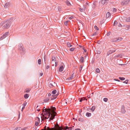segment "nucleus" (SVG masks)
Listing matches in <instances>:
<instances>
[{"instance_id": "nucleus-1", "label": "nucleus", "mask_w": 130, "mask_h": 130, "mask_svg": "<svg viewBox=\"0 0 130 130\" xmlns=\"http://www.w3.org/2000/svg\"><path fill=\"white\" fill-rule=\"evenodd\" d=\"M11 24V22L10 20H5L1 22L0 26H3V28L4 29H7L10 27Z\"/></svg>"}, {"instance_id": "nucleus-2", "label": "nucleus", "mask_w": 130, "mask_h": 130, "mask_svg": "<svg viewBox=\"0 0 130 130\" xmlns=\"http://www.w3.org/2000/svg\"><path fill=\"white\" fill-rule=\"evenodd\" d=\"M51 108H50L45 109L44 111V110H43L44 115L46 116H47V115H48V118L50 117L51 115V116L52 115L51 112Z\"/></svg>"}, {"instance_id": "nucleus-3", "label": "nucleus", "mask_w": 130, "mask_h": 130, "mask_svg": "<svg viewBox=\"0 0 130 130\" xmlns=\"http://www.w3.org/2000/svg\"><path fill=\"white\" fill-rule=\"evenodd\" d=\"M40 123V119L38 117H37L35 119V125L36 126L38 125Z\"/></svg>"}, {"instance_id": "nucleus-4", "label": "nucleus", "mask_w": 130, "mask_h": 130, "mask_svg": "<svg viewBox=\"0 0 130 130\" xmlns=\"http://www.w3.org/2000/svg\"><path fill=\"white\" fill-rule=\"evenodd\" d=\"M19 49L21 51H22L24 52V48L22 44H20L19 45Z\"/></svg>"}, {"instance_id": "nucleus-5", "label": "nucleus", "mask_w": 130, "mask_h": 130, "mask_svg": "<svg viewBox=\"0 0 130 130\" xmlns=\"http://www.w3.org/2000/svg\"><path fill=\"white\" fill-rule=\"evenodd\" d=\"M109 0H102L101 3L103 5H106L108 2Z\"/></svg>"}, {"instance_id": "nucleus-6", "label": "nucleus", "mask_w": 130, "mask_h": 130, "mask_svg": "<svg viewBox=\"0 0 130 130\" xmlns=\"http://www.w3.org/2000/svg\"><path fill=\"white\" fill-rule=\"evenodd\" d=\"M128 0H123L121 2V5H126L128 4Z\"/></svg>"}, {"instance_id": "nucleus-7", "label": "nucleus", "mask_w": 130, "mask_h": 130, "mask_svg": "<svg viewBox=\"0 0 130 130\" xmlns=\"http://www.w3.org/2000/svg\"><path fill=\"white\" fill-rule=\"evenodd\" d=\"M61 128L59 127L57 128H52L51 129L49 127H47V130H60Z\"/></svg>"}, {"instance_id": "nucleus-8", "label": "nucleus", "mask_w": 130, "mask_h": 130, "mask_svg": "<svg viewBox=\"0 0 130 130\" xmlns=\"http://www.w3.org/2000/svg\"><path fill=\"white\" fill-rule=\"evenodd\" d=\"M121 108V112L122 113H125L126 112V111L125 110V107L124 105H122Z\"/></svg>"}, {"instance_id": "nucleus-9", "label": "nucleus", "mask_w": 130, "mask_h": 130, "mask_svg": "<svg viewBox=\"0 0 130 130\" xmlns=\"http://www.w3.org/2000/svg\"><path fill=\"white\" fill-rule=\"evenodd\" d=\"M116 51L115 50H110L108 51L107 53V55H109L110 54H111L113 53H114Z\"/></svg>"}, {"instance_id": "nucleus-10", "label": "nucleus", "mask_w": 130, "mask_h": 130, "mask_svg": "<svg viewBox=\"0 0 130 130\" xmlns=\"http://www.w3.org/2000/svg\"><path fill=\"white\" fill-rule=\"evenodd\" d=\"M58 95V94H56L55 95V94H53L52 95V97H51V100H53L56 99L57 97V96Z\"/></svg>"}, {"instance_id": "nucleus-11", "label": "nucleus", "mask_w": 130, "mask_h": 130, "mask_svg": "<svg viewBox=\"0 0 130 130\" xmlns=\"http://www.w3.org/2000/svg\"><path fill=\"white\" fill-rule=\"evenodd\" d=\"M110 41L112 42H117V38H113L111 39Z\"/></svg>"}, {"instance_id": "nucleus-12", "label": "nucleus", "mask_w": 130, "mask_h": 130, "mask_svg": "<svg viewBox=\"0 0 130 130\" xmlns=\"http://www.w3.org/2000/svg\"><path fill=\"white\" fill-rule=\"evenodd\" d=\"M124 26L125 28V29L127 30H130V26L128 25H125Z\"/></svg>"}, {"instance_id": "nucleus-13", "label": "nucleus", "mask_w": 130, "mask_h": 130, "mask_svg": "<svg viewBox=\"0 0 130 130\" xmlns=\"http://www.w3.org/2000/svg\"><path fill=\"white\" fill-rule=\"evenodd\" d=\"M63 66H61L60 67L59 69V70L60 71L62 72L63 71Z\"/></svg>"}, {"instance_id": "nucleus-14", "label": "nucleus", "mask_w": 130, "mask_h": 130, "mask_svg": "<svg viewBox=\"0 0 130 130\" xmlns=\"http://www.w3.org/2000/svg\"><path fill=\"white\" fill-rule=\"evenodd\" d=\"M111 16V14L109 12H107L106 14V17L107 18H108Z\"/></svg>"}, {"instance_id": "nucleus-15", "label": "nucleus", "mask_w": 130, "mask_h": 130, "mask_svg": "<svg viewBox=\"0 0 130 130\" xmlns=\"http://www.w3.org/2000/svg\"><path fill=\"white\" fill-rule=\"evenodd\" d=\"M55 116L53 115H51V117L49 119V121L51 120H52L53 119L55 118Z\"/></svg>"}, {"instance_id": "nucleus-16", "label": "nucleus", "mask_w": 130, "mask_h": 130, "mask_svg": "<svg viewBox=\"0 0 130 130\" xmlns=\"http://www.w3.org/2000/svg\"><path fill=\"white\" fill-rule=\"evenodd\" d=\"M9 3V2H7L5 4L4 7L5 8H7L8 7V5Z\"/></svg>"}, {"instance_id": "nucleus-17", "label": "nucleus", "mask_w": 130, "mask_h": 130, "mask_svg": "<svg viewBox=\"0 0 130 130\" xmlns=\"http://www.w3.org/2000/svg\"><path fill=\"white\" fill-rule=\"evenodd\" d=\"M74 76V74L73 73L72 75L71 76H70V77H69L67 78L69 80H70V79H72Z\"/></svg>"}, {"instance_id": "nucleus-18", "label": "nucleus", "mask_w": 130, "mask_h": 130, "mask_svg": "<svg viewBox=\"0 0 130 130\" xmlns=\"http://www.w3.org/2000/svg\"><path fill=\"white\" fill-rule=\"evenodd\" d=\"M66 2L67 5L68 6H70L71 5V4L70 2L68 0H66Z\"/></svg>"}, {"instance_id": "nucleus-19", "label": "nucleus", "mask_w": 130, "mask_h": 130, "mask_svg": "<svg viewBox=\"0 0 130 130\" xmlns=\"http://www.w3.org/2000/svg\"><path fill=\"white\" fill-rule=\"evenodd\" d=\"M91 113L89 112H87L86 113V115L87 117H90L91 116Z\"/></svg>"}, {"instance_id": "nucleus-20", "label": "nucleus", "mask_w": 130, "mask_h": 130, "mask_svg": "<svg viewBox=\"0 0 130 130\" xmlns=\"http://www.w3.org/2000/svg\"><path fill=\"white\" fill-rule=\"evenodd\" d=\"M95 106H93L91 108V110L92 111H94V110L95 109Z\"/></svg>"}, {"instance_id": "nucleus-21", "label": "nucleus", "mask_w": 130, "mask_h": 130, "mask_svg": "<svg viewBox=\"0 0 130 130\" xmlns=\"http://www.w3.org/2000/svg\"><path fill=\"white\" fill-rule=\"evenodd\" d=\"M125 21L127 22H130V17L127 18L125 20Z\"/></svg>"}, {"instance_id": "nucleus-22", "label": "nucleus", "mask_w": 130, "mask_h": 130, "mask_svg": "<svg viewBox=\"0 0 130 130\" xmlns=\"http://www.w3.org/2000/svg\"><path fill=\"white\" fill-rule=\"evenodd\" d=\"M41 117V118L42 121H43L44 120L48 119V118H47L46 117L44 116L43 118H42V117Z\"/></svg>"}, {"instance_id": "nucleus-23", "label": "nucleus", "mask_w": 130, "mask_h": 130, "mask_svg": "<svg viewBox=\"0 0 130 130\" xmlns=\"http://www.w3.org/2000/svg\"><path fill=\"white\" fill-rule=\"evenodd\" d=\"M122 39V38L121 37L117 38V41L119 42L121 41Z\"/></svg>"}, {"instance_id": "nucleus-24", "label": "nucleus", "mask_w": 130, "mask_h": 130, "mask_svg": "<svg viewBox=\"0 0 130 130\" xmlns=\"http://www.w3.org/2000/svg\"><path fill=\"white\" fill-rule=\"evenodd\" d=\"M122 54H120L118 55H116V57L117 58L118 57H122Z\"/></svg>"}, {"instance_id": "nucleus-25", "label": "nucleus", "mask_w": 130, "mask_h": 130, "mask_svg": "<svg viewBox=\"0 0 130 130\" xmlns=\"http://www.w3.org/2000/svg\"><path fill=\"white\" fill-rule=\"evenodd\" d=\"M56 60V57L55 56H53L52 58V61H53L54 62Z\"/></svg>"}, {"instance_id": "nucleus-26", "label": "nucleus", "mask_w": 130, "mask_h": 130, "mask_svg": "<svg viewBox=\"0 0 130 130\" xmlns=\"http://www.w3.org/2000/svg\"><path fill=\"white\" fill-rule=\"evenodd\" d=\"M67 44L68 46L69 47H71L72 46V45H71L70 43L69 42H68L67 43Z\"/></svg>"}, {"instance_id": "nucleus-27", "label": "nucleus", "mask_w": 130, "mask_h": 130, "mask_svg": "<svg viewBox=\"0 0 130 130\" xmlns=\"http://www.w3.org/2000/svg\"><path fill=\"white\" fill-rule=\"evenodd\" d=\"M68 129V130H72V128L71 127H68L67 126L66 127L65 129Z\"/></svg>"}, {"instance_id": "nucleus-28", "label": "nucleus", "mask_w": 130, "mask_h": 130, "mask_svg": "<svg viewBox=\"0 0 130 130\" xmlns=\"http://www.w3.org/2000/svg\"><path fill=\"white\" fill-rule=\"evenodd\" d=\"M28 96V95L27 94H26L24 95V98L26 99L27 98Z\"/></svg>"}, {"instance_id": "nucleus-29", "label": "nucleus", "mask_w": 130, "mask_h": 130, "mask_svg": "<svg viewBox=\"0 0 130 130\" xmlns=\"http://www.w3.org/2000/svg\"><path fill=\"white\" fill-rule=\"evenodd\" d=\"M38 63L39 64H41V59H39L38 61Z\"/></svg>"}, {"instance_id": "nucleus-30", "label": "nucleus", "mask_w": 130, "mask_h": 130, "mask_svg": "<svg viewBox=\"0 0 130 130\" xmlns=\"http://www.w3.org/2000/svg\"><path fill=\"white\" fill-rule=\"evenodd\" d=\"M84 57L82 56L80 58V62L82 63H83L84 62Z\"/></svg>"}, {"instance_id": "nucleus-31", "label": "nucleus", "mask_w": 130, "mask_h": 130, "mask_svg": "<svg viewBox=\"0 0 130 130\" xmlns=\"http://www.w3.org/2000/svg\"><path fill=\"white\" fill-rule=\"evenodd\" d=\"M119 78L121 80H123L125 79V78L123 77H119Z\"/></svg>"}, {"instance_id": "nucleus-32", "label": "nucleus", "mask_w": 130, "mask_h": 130, "mask_svg": "<svg viewBox=\"0 0 130 130\" xmlns=\"http://www.w3.org/2000/svg\"><path fill=\"white\" fill-rule=\"evenodd\" d=\"M100 70L98 68H96V72L97 73H99L100 72Z\"/></svg>"}, {"instance_id": "nucleus-33", "label": "nucleus", "mask_w": 130, "mask_h": 130, "mask_svg": "<svg viewBox=\"0 0 130 130\" xmlns=\"http://www.w3.org/2000/svg\"><path fill=\"white\" fill-rule=\"evenodd\" d=\"M57 92V91L56 90H54L52 91V93L53 94H55Z\"/></svg>"}, {"instance_id": "nucleus-34", "label": "nucleus", "mask_w": 130, "mask_h": 130, "mask_svg": "<svg viewBox=\"0 0 130 130\" xmlns=\"http://www.w3.org/2000/svg\"><path fill=\"white\" fill-rule=\"evenodd\" d=\"M49 100V99L48 98H47L45 99L44 100V101L45 102H47Z\"/></svg>"}, {"instance_id": "nucleus-35", "label": "nucleus", "mask_w": 130, "mask_h": 130, "mask_svg": "<svg viewBox=\"0 0 130 130\" xmlns=\"http://www.w3.org/2000/svg\"><path fill=\"white\" fill-rule=\"evenodd\" d=\"M44 62L45 64H46V56L45 55H44Z\"/></svg>"}, {"instance_id": "nucleus-36", "label": "nucleus", "mask_w": 130, "mask_h": 130, "mask_svg": "<svg viewBox=\"0 0 130 130\" xmlns=\"http://www.w3.org/2000/svg\"><path fill=\"white\" fill-rule=\"evenodd\" d=\"M30 90V89L27 88V89H26L25 92L26 93H28V92H29Z\"/></svg>"}, {"instance_id": "nucleus-37", "label": "nucleus", "mask_w": 130, "mask_h": 130, "mask_svg": "<svg viewBox=\"0 0 130 130\" xmlns=\"http://www.w3.org/2000/svg\"><path fill=\"white\" fill-rule=\"evenodd\" d=\"M85 100V99L84 98H80V100H79V102H82V101H83V100Z\"/></svg>"}, {"instance_id": "nucleus-38", "label": "nucleus", "mask_w": 130, "mask_h": 130, "mask_svg": "<svg viewBox=\"0 0 130 130\" xmlns=\"http://www.w3.org/2000/svg\"><path fill=\"white\" fill-rule=\"evenodd\" d=\"M103 100L104 102H106L107 101L108 99L107 98H104L103 99Z\"/></svg>"}, {"instance_id": "nucleus-39", "label": "nucleus", "mask_w": 130, "mask_h": 130, "mask_svg": "<svg viewBox=\"0 0 130 130\" xmlns=\"http://www.w3.org/2000/svg\"><path fill=\"white\" fill-rule=\"evenodd\" d=\"M78 120L79 121L81 122H83L84 120L82 118H79Z\"/></svg>"}, {"instance_id": "nucleus-40", "label": "nucleus", "mask_w": 130, "mask_h": 130, "mask_svg": "<svg viewBox=\"0 0 130 130\" xmlns=\"http://www.w3.org/2000/svg\"><path fill=\"white\" fill-rule=\"evenodd\" d=\"M51 109L53 111H54L56 109V108L55 107H51Z\"/></svg>"}, {"instance_id": "nucleus-41", "label": "nucleus", "mask_w": 130, "mask_h": 130, "mask_svg": "<svg viewBox=\"0 0 130 130\" xmlns=\"http://www.w3.org/2000/svg\"><path fill=\"white\" fill-rule=\"evenodd\" d=\"M80 11L81 12H83L85 11L84 9L83 8H80Z\"/></svg>"}, {"instance_id": "nucleus-42", "label": "nucleus", "mask_w": 130, "mask_h": 130, "mask_svg": "<svg viewBox=\"0 0 130 130\" xmlns=\"http://www.w3.org/2000/svg\"><path fill=\"white\" fill-rule=\"evenodd\" d=\"M27 104V103L25 101L24 102V103L22 105L23 106H24L25 107L26 106V105Z\"/></svg>"}, {"instance_id": "nucleus-43", "label": "nucleus", "mask_w": 130, "mask_h": 130, "mask_svg": "<svg viewBox=\"0 0 130 130\" xmlns=\"http://www.w3.org/2000/svg\"><path fill=\"white\" fill-rule=\"evenodd\" d=\"M69 21H66V22H65L64 23V25H66V26H67V24H68V22H69Z\"/></svg>"}, {"instance_id": "nucleus-44", "label": "nucleus", "mask_w": 130, "mask_h": 130, "mask_svg": "<svg viewBox=\"0 0 130 130\" xmlns=\"http://www.w3.org/2000/svg\"><path fill=\"white\" fill-rule=\"evenodd\" d=\"M117 23H118L116 21H115L114 22L113 25L115 26L116 25H117Z\"/></svg>"}, {"instance_id": "nucleus-45", "label": "nucleus", "mask_w": 130, "mask_h": 130, "mask_svg": "<svg viewBox=\"0 0 130 130\" xmlns=\"http://www.w3.org/2000/svg\"><path fill=\"white\" fill-rule=\"evenodd\" d=\"M74 48L72 47L70 49V50L71 51H73L74 50Z\"/></svg>"}, {"instance_id": "nucleus-46", "label": "nucleus", "mask_w": 130, "mask_h": 130, "mask_svg": "<svg viewBox=\"0 0 130 130\" xmlns=\"http://www.w3.org/2000/svg\"><path fill=\"white\" fill-rule=\"evenodd\" d=\"M94 28L96 29L97 30H99V28L97 27L96 26H95L94 27Z\"/></svg>"}, {"instance_id": "nucleus-47", "label": "nucleus", "mask_w": 130, "mask_h": 130, "mask_svg": "<svg viewBox=\"0 0 130 130\" xmlns=\"http://www.w3.org/2000/svg\"><path fill=\"white\" fill-rule=\"evenodd\" d=\"M4 38H5L4 37L3 35L0 38V40H1Z\"/></svg>"}, {"instance_id": "nucleus-48", "label": "nucleus", "mask_w": 130, "mask_h": 130, "mask_svg": "<svg viewBox=\"0 0 130 130\" xmlns=\"http://www.w3.org/2000/svg\"><path fill=\"white\" fill-rule=\"evenodd\" d=\"M97 32H95V33H94V34H93L92 35V36H94L95 35H96V34H97Z\"/></svg>"}, {"instance_id": "nucleus-49", "label": "nucleus", "mask_w": 130, "mask_h": 130, "mask_svg": "<svg viewBox=\"0 0 130 130\" xmlns=\"http://www.w3.org/2000/svg\"><path fill=\"white\" fill-rule=\"evenodd\" d=\"M8 34H9V32H6L4 34L7 37V36L8 35Z\"/></svg>"}, {"instance_id": "nucleus-50", "label": "nucleus", "mask_w": 130, "mask_h": 130, "mask_svg": "<svg viewBox=\"0 0 130 130\" xmlns=\"http://www.w3.org/2000/svg\"><path fill=\"white\" fill-rule=\"evenodd\" d=\"M128 80H126L125 81L123 82V83H125L126 84H127L128 83Z\"/></svg>"}, {"instance_id": "nucleus-51", "label": "nucleus", "mask_w": 130, "mask_h": 130, "mask_svg": "<svg viewBox=\"0 0 130 130\" xmlns=\"http://www.w3.org/2000/svg\"><path fill=\"white\" fill-rule=\"evenodd\" d=\"M117 9H116L115 8H114L113 9V12H116V11H117Z\"/></svg>"}, {"instance_id": "nucleus-52", "label": "nucleus", "mask_w": 130, "mask_h": 130, "mask_svg": "<svg viewBox=\"0 0 130 130\" xmlns=\"http://www.w3.org/2000/svg\"><path fill=\"white\" fill-rule=\"evenodd\" d=\"M110 32H108V33H107V36H109L110 35Z\"/></svg>"}, {"instance_id": "nucleus-53", "label": "nucleus", "mask_w": 130, "mask_h": 130, "mask_svg": "<svg viewBox=\"0 0 130 130\" xmlns=\"http://www.w3.org/2000/svg\"><path fill=\"white\" fill-rule=\"evenodd\" d=\"M73 16H71L69 18V19H73Z\"/></svg>"}, {"instance_id": "nucleus-54", "label": "nucleus", "mask_w": 130, "mask_h": 130, "mask_svg": "<svg viewBox=\"0 0 130 130\" xmlns=\"http://www.w3.org/2000/svg\"><path fill=\"white\" fill-rule=\"evenodd\" d=\"M114 80H115L117 81H118V82H120V80H119L118 79H114Z\"/></svg>"}, {"instance_id": "nucleus-55", "label": "nucleus", "mask_w": 130, "mask_h": 130, "mask_svg": "<svg viewBox=\"0 0 130 130\" xmlns=\"http://www.w3.org/2000/svg\"><path fill=\"white\" fill-rule=\"evenodd\" d=\"M50 68V66L49 65H47L46 66V69H48Z\"/></svg>"}, {"instance_id": "nucleus-56", "label": "nucleus", "mask_w": 130, "mask_h": 130, "mask_svg": "<svg viewBox=\"0 0 130 130\" xmlns=\"http://www.w3.org/2000/svg\"><path fill=\"white\" fill-rule=\"evenodd\" d=\"M97 53L98 54H99L101 53V52L100 51H98Z\"/></svg>"}, {"instance_id": "nucleus-57", "label": "nucleus", "mask_w": 130, "mask_h": 130, "mask_svg": "<svg viewBox=\"0 0 130 130\" xmlns=\"http://www.w3.org/2000/svg\"><path fill=\"white\" fill-rule=\"evenodd\" d=\"M18 128V130H22L21 128L20 127H17Z\"/></svg>"}, {"instance_id": "nucleus-58", "label": "nucleus", "mask_w": 130, "mask_h": 130, "mask_svg": "<svg viewBox=\"0 0 130 130\" xmlns=\"http://www.w3.org/2000/svg\"><path fill=\"white\" fill-rule=\"evenodd\" d=\"M61 10V8L60 7H59L58 8V10L59 11H60Z\"/></svg>"}, {"instance_id": "nucleus-59", "label": "nucleus", "mask_w": 130, "mask_h": 130, "mask_svg": "<svg viewBox=\"0 0 130 130\" xmlns=\"http://www.w3.org/2000/svg\"><path fill=\"white\" fill-rule=\"evenodd\" d=\"M82 66L81 67H80V71H81L82 69Z\"/></svg>"}, {"instance_id": "nucleus-60", "label": "nucleus", "mask_w": 130, "mask_h": 130, "mask_svg": "<svg viewBox=\"0 0 130 130\" xmlns=\"http://www.w3.org/2000/svg\"><path fill=\"white\" fill-rule=\"evenodd\" d=\"M55 66H57V62L56 61L55 62Z\"/></svg>"}, {"instance_id": "nucleus-61", "label": "nucleus", "mask_w": 130, "mask_h": 130, "mask_svg": "<svg viewBox=\"0 0 130 130\" xmlns=\"http://www.w3.org/2000/svg\"><path fill=\"white\" fill-rule=\"evenodd\" d=\"M25 107L24 106H23V107L22 108V110L23 109H25Z\"/></svg>"}, {"instance_id": "nucleus-62", "label": "nucleus", "mask_w": 130, "mask_h": 130, "mask_svg": "<svg viewBox=\"0 0 130 130\" xmlns=\"http://www.w3.org/2000/svg\"><path fill=\"white\" fill-rule=\"evenodd\" d=\"M43 73H41L40 74V76H42L43 75Z\"/></svg>"}, {"instance_id": "nucleus-63", "label": "nucleus", "mask_w": 130, "mask_h": 130, "mask_svg": "<svg viewBox=\"0 0 130 130\" xmlns=\"http://www.w3.org/2000/svg\"><path fill=\"white\" fill-rule=\"evenodd\" d=\"M51 93H48V96L49 97L50 96H51Z\"/></svg>"}, {"instance_id": "nucleus-64", "label": "nucleus", "mask_w": 130, "mask_h": 130, "mask_svg": "<svg viewBox=\"0 0 130 130\" xmlns=\"http://www.w3.org/2000/svg\"><path fill=\"white\" fill-rule=\"evenodd\" d=\"M50 87H51V86H52H52H53V85H52V84H50Z\"/></svg>"}]
</instances>
